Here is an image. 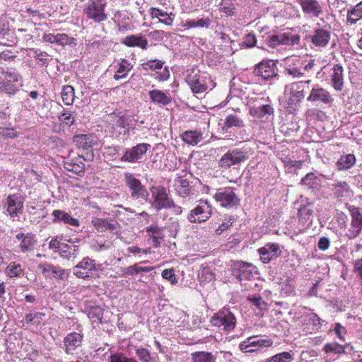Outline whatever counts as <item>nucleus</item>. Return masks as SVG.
I'll return each mask as SVG.
<instances>
[{
    "label": "nucleus",
    "instance_id": "338daca9",
    "mask_svg": "<svg viewBox=\"0 0 362 362\" xmlns=\"http://www.w3.org/2000/svg\"><path fill=\"white\" fill-rule=\"evenodd\" d=\"M335 334L341 340H344V335L346 333L345 328L339 323H337L334 327Z\"/></svg>",
    "mask_w": 362,
    "mask_h": 362
},
{
    "label": "nucleus",
    "instance_id": "69168bd1",
    "mask_svg": "<svg viewBox=\"0 0 362 362\" xmlns=\"http://www.w3.org/2000/svg\"><path fill=\"white\" fill-rule=\"evenodd\" d=\"M243 42L247 47H252L255 46L256 43V37L253 34H247L244 37Z\"/></svg>",
    "mask_w": 362,
    "mask_h": 362
},
{
    "label": "nucleus",
    "instance_id": "09e8293b",
    "mask_svg": "<svg viewBox=\"0 0 362 362\" xmlns=\"http://www.w3.org/2000/svg\"><path fill=\"white\" fill-rule=\"evenodd\" d=\"M293 360V354L291 352H282L268 358L266 362H289Z\"/></svg>",
    "mask_w": 362,
    "mask_h": 362
},
{
    "label": "nucleus",
    "instance_id": "13d9d810",
    "mask_svg": "<svg viewBox=\"0 0 362 362\" xmlns=\"http://www.w3.org/2000/svg\"><path fill=\"white\" fill-rule=\"evenodd\" d=\"M162 277L168 280L172 284H176L177 280L173 269H164L162 272Z\"/></svg>",
    "mask_w": 362,
    "mask_h": 362
},
{
    "label": "nucleus",
    "instance_id": "423d86ee",
    "mask_svg": "<svg viewBox=\"0 0 362 362\" xmlns=\"http://www.w3.org/2000/svg\"><path fill=\"white\" fill-rule=\"evenodd\" d=\"M151 193L153 199L151 205L156 211L170 209L172 206H174V202L169 197L164 187L160 186L153 187Z\"/></svg>",
    "mask_w": 362,
    "mask_h": 362
},
{
    "label": "nucleus",
    "instance_id": "9d476101",
    "mask_svg": "<svg viewBox=\"0 0 362 362\" xmlns=\"http://www.w3.org/2000/svg\"><path fill=\"white\" fill-rule=\"evenodd\" d=\"M300 40L299 36L296 35H291L290 33H280L276 35L269 36L266 40L267 45L271 47L276 46L283 45H293L298 43Z\"/></svg>",
    "mask_w": 362,
    "mask_h": 362
},
{
    "label": "nucleus",
    "instance_id": "4d7b16f0",
    "mask_svg": "<svg viewBox=\"0 0 362 362\" xmlns=\"http://www.w3.org/2000/svg\"><path fill=\"white\" fill-rule=\"evenodd\" d=\"M6 273L10 276H18L21 273V267L19 264L11 263L6 267Z\"/></svg>",
    "mask_w": 362,
    "mask_h": 362
},
{
    "label": "nucleus",
    "instance_id": "412c9836",
    "mask_svg": "<svg viewBox=\"0 0 362 362\" xmlns=\"http://www.w3.org/2000/svg\"><path fill=\"white\" fill-rule=\"evenodd\" d=\"M298 3L306 14L318 17L322 13V7L317 0H298Z\"/></svg>",
    "mask_w": 362,
    "mask_h": 362
},
{
    "label": "nucleus",
    "instance_id": "f03ea898",
    "mask_svg": "<svg viewBox=\"0 0 362 362\" xmlns=\"http://www.w3.org/2000/svg\"><path fill=\"white\" fill-rule=\"evenodd\" d=\"M235 267L239 269L238 279L244 289L248 291L252 288L253 285L257 286V284H253V281L258 272L252 264L241 262L236 264Z\"/></svg>",
    "mask_w": 362,
    "mask_h": 362
},
{
    "label": "nucleus",
    "instance_id": "603ef678",
    "mask_svg": "<svg viewBox=\"0 0 362 362\" xmlns=\"http://www.w3.org/2000/svg\"><path fill=\"white\" fill-rule=\"evenodd\" d=\"M301 183L310 188H314L315 186L318 185V179L314 173H308L301 180Z\"/></svg>",
    "mask_w": 362,
    "mask_h": 362
},
{
    "label": "nucleus",
    "instance_id": "5701e85b",
    "mask_svg": "<svg viewBox=\"0 0 362 362\" xmlns=\"http://www.w3.org/2000/svg\"><path fill=\"white\" fill-rule=\"evenodd\" d=\"M267 342L266 340H259L257 339L255 337H252L241 342L240 349L243 353H252L263 346H269V344L265 345Z\"/></svg>",
    "mask_w": 362,
    "mask_h": 362
},
{
    "label": "nucleus",
    "instance_id": "a878e982",
    "mask_svg": "<svg viewBox=\"0 0 362 362\" xmlns=\"http://www.w3.org/2000/svg\"><path fill=\"white\" fill-rule=\"evenodd\" d=\"M122 42L127 47H139L143 49H146L148 46V41L146 38L134 35L127 36Z\"/></svg>",
    "mask_w": 362,
    "mask_h": 362
},
{
    "label": "nucleus",
    "instance_id": "dca6fc26",
    "mask_svg": "<svg viewBox=\"0 0 362 362\" xmlns=\"http://www.w3.org/2000/svg\"><path fill=\"white\" fill-rule=\"evenodd\" d=\"M276 69L273 62L259 63L254 70L255 76H261L264 80H269L276 76Z\"/></svg>",
    "mask_w": 362,
    "mask_h": 362
},
{
    "label": "nucleus",
    "instance_id": "b1692460",
    "mask_svg": "<svg viewBox=\"0 0 362 362\" xmlns=\"http://www.w3.org/2000/svg\"><path fill=\"white\" fill-rule=\"evenodd\" d=\"M83 341V335L77 332L69 334L64 339L65 351L66 354H72L76 348L79 347Z\"/></svg>",
    "mask_w": 362,
    "mask_h": 362
},
{
    "label": "nucleus",
    "instance_id": "49530a36",
    "mask_svg": "<svg viewBox=\"0 0 362 362\" xmlns=\"http://www.w3.org/2000/svg\"><path fill=\"white\" fill-rule=\"evenodd\" d=\"M74 90L71 86H66L63 87L62 91V98L63 102L66 105H70L74 102Z\"/></svg>",
    "mask_w": 362,
    "mask_h": 362
},
{
    "label": "nucleus",
    "instance_id": "e433bc0d",
    "mask_svg": "<svg viewBox=\"0 0 362 362\" xmlns=\"http://www.w3.org/2000/svg\"><path fill=\"white\" fill-rule=\"evenodd\" d=\"M356 163V158L354 154L341 156L337 162V167L339 170H345L351 168Z\"/></svg>",
    "mask_w": 362,
    "mask_h": 362
},
{
    "label": "nucleus",
    "instance_id": "ea45409f",
    "mask_svg": "<svg viewBox=\"0 0 362 362\" xmlns=\"http://www.w3.org/2000/svg\"><path fill=\"white\" fill-rule=\"evenodd\" d=\"M332 190L337 199H341L349 193V185L346 182H336L332 184Z\"/></svg>",
    "mask_w": 362,
    "mask_h": 362
},
{
    "label": "nucleus",
    "instance_id": "72a5a7b5",
    "mask_svg": "<svg viewBox=\"0 0 362 362\" xmlns=\"http://www.w3.org/2000/svg\"><path fill=\"white\" fill-rule=\"evenodd\" d=\"M45 317V314L41 312H35L27 313L25 316V319L23 321V325H33L35 327L40 325Z\"/></svg>",
    "mask_w": 362,
    "mask_h": 362
},
{
    "label": "nucleus",
    "instance_id": "393cba45",
    "mask_svg": "<svg viewBox=\"0 0 362 362\" xmlns=\"http://www.w3.org/2000/svg\"><path fill=\"white\" fill-rule=\"evenodd\" d=\"M16 239L20 240V248L21 252H27L33 251L35 248L36 240L34 235L18 233L16 236Z\"/></svg>",
    "mask_w": 362,
    "mask_h": 362
},
{
    "label": "nucleus",
    "instance_id": "6ab92c4d",
    "mask_svg": "<svg viewBox=\"0 0 362 362\" xmlns=\"http://www.w3.org/2000/svg\"><path fill=\"white\" fill-rule=\"evenodd\" d=\"M7 212L13 217L21 214L23 207V202L20 196L17 194L9 195L6 200Z\"/></svg>",
    "mask_w": 362,
    "mask_h": 362
},
{
    "label": "nucleus",
    "instance_id": "a211bd4d",
    "mask_svg": "<svg viewBox=\"0 0 362 362\" xmlns=\"http://www.w3.org/2000/svg\"><path fill=\"white\" fill-rule=\"evenodd\" d=\"M330 81L332 86L337 91H341L344 88V69L340 64H334L330 71Z\"/></svg>",
    "mask_w": 362,
    "mask_h": 362
},
{
    "label": "nucleus",
    "instance_id": "680f3d73",
    "mask_svg": "<svg viewBox=\"0 0 362 362\" xmlns=\"http://www.w3.org/2000/svg\"><path fill=\"white\" fill-rule=\"evenodd\" d=\"M352 220H362V212L358 207L350 206L349 208Z\"/></svg>",
    "mask_w": 362,
    "mask_h": 362
},
{
    "label": "nucleus",
    "instance_id": "6e6552de",
    "mask_svg": "<svg viewBox=\"0 0 362 362\" xmlns=\"http://www.w3.org/2000/svg\"><path fill=\"white\" fill-rule=\"evenodd\" d=\"M311 42L315 47H326L331 38V27L325 25L322 27L318 26L314 29L313 34L310 36Z\"/></svg>",
    "mask_w": 362,
    "mask_h": 362
},
{
    "label": "nucleus",
    "instance_id": "0eeeda50",
    "mask_svg": "<svg viewBox=\"0 0 362 362\" xmlns=\"http://www.w3.org/2000/svg\"><path fill=\"white\" fill-rule=\"evenodd\" d=\"M216 201L223 207L230 208L237 205L239 199L231 187H224L217 190L214 196Z\"/></svg>",
    "mask_w": 362,
    "mask_h": 362
},
{
    "label": "nucleus",
    "instance_id": "cd10ccee",
    "mask_svg": "<svg viewBox=\"0 0 362 362\" xmlns=\"http://www.w3.org/2000/svg\"><path fill=\"white\" fill-rule=\"evenodd\" d=\"M249 113L253 117L261 119L266 115H273L274 108L270 105L253 106L250 108Z\"/></svg>",
    "mask_w": 362,
    "mask_h": 362
},
{
    "label": "nucleus",
    "instance_id": "864d4df0",
    "mask_svg": "<svg viewBox=\"0 0 362 362\" xmlns=\"http://www.w3.org/2000/svg\"><path fill=\"white\" fill-rule=\"evenodd\" d=\"M109 362H138L134 358H129L122 353L112 354L110 356Z\"/></svg>",
    "mask_w": 362,
    "mask_h": 362
},
{
    "label": "nucleus",
    "instance_id": "79ce46f5",
    "mask_svg": "<svg viewBox=\"0 0 362 362\" xmlns=\"http://www.w3.org/2000/svg\"><path fill=\"white\" fill-rule=\"evenodd\" d=\"M93 226L97 228L98 230H106L114 231L116 230V224L109 222L106 219L96 218L93 221Z\"/></svg>",
    "mask_w": 362,
    "mask_h": 362
},
{
    "label": "nucleus",
    "instance_id": "8fccbe9b",
    "mask_svg": "<svg viewBox=\"0 0 362 362\" xmlns=\"http://www.w3.org/2000/svg\"><path fill=\"white\" fill-rule=\"evenodd\" d=\"M235 218L232 216L225 217L223 223L218 226L215 230V233L217 235H222L226 230H227L234 223Z\"/></svg>",
    "mask_w": 362,
    "mask_h": 362
},
{
    "label": "nucleus",
    "instance_id": "c03bdc74",
    "mask_svg": "<svg viewBox=\"0 0 362 362\" xmlns=\"http://www.w3.org/2000/svg\"><path fill=\"white\" fill-rule=\"evenodd\" d=\"M361 18H362V2L358 4L351 11L348 13L347 21L352 25Z\"/></svg>",
    "mask_w": 362,
    "mask_h": 362
},
{
    "label": "nucleus",
    "instance_id": "f3484780",
    "mask_svg": "<svg viewBox=\"0 0 362 362\" xmlns=\"http://www.w3.org/2000/svg\"><path fill=\"white\" fill-rule=\"evenodd\" d=\"M38 269L42 272V274L47 278H56L64 279L67 274L66 270L50 264H42L38 266Z\"/></svg>",
    "mask_w": 362,
    "mask_h": 362
},
{
    "label": "nucleus",
    "instance_id": "bf43d9fd",
    "mask_svg": "<svg viewBox=\"0 0 362 362\" xmlns=\"http://www.w3.org/2000/svg\"><path fill=\"white\" fill-rule=\"evenodd\" d=\"M136 355L143 362H149L151 356L148 351L144 348H140L136 350Z\"/></svg>",
    "mask_w": 362,
    "mask_h": 362
},
{
    "label": "nucleus",
    "instance_id": "3c124183",
    "mask_svg": "<svg viewBox=\"0 0 362 362\" xmlns=\"http://www.w3.org/2000/svg\"><path fill=\"white\" fill-rule=\"evenodd\" d=\"M323 350L326 354L334 353L336 354H340L345 352V348L337 343L326 344L323 348Z\"/></svg>",
    "mask_w": 362,
    "mask_h": 362
},
{
    "label": "nucleus",
    "instance_id": "37998d69",
    "mask_svg": "<svg viewBox=\"0 0 362 362\" xmlns=\"http://www.w3.org/2000/svg\"><path fill=\"white\" fill-rule=\"evenodd\" d=\"M211 23V20L209 18H201L199 20H189L187 21L184 27L185 28H208Z\"/></svg>",
    "mask_w": 362,
    "mask_h": 362
},
{
    "label": "nucleus",
    "instance_id": "20e7f679",
    "mask_svg": "<svg viewBox=\"0 0 362 362\" xmlns=\"http://www.w3.org/2000/svg\"><path fill=\"white\" fill-rule=\"evenodd\" d=\"M210 322L213 326L222 327L224 331L230 332L235 327L236 319L230 311L223 310L215 313L211 318Z\"/></svg>",
    "mask_w": 362,
    "mask_h": 362
},
{
    "label": "nucleus",
    "instance_id": "7c9ffc66",
    "mask_svg": "<svg viewBox=\"0 0 362 362\" xmlns=\"http://www.w3.org/2000/svg\"><path fill=\"white\" fill-rule=\"evenodd\" d=\"M78 247L76 245H69L64 244L59 250V254L60 257L68 260L76 258L78 255Z\"/></svg>",
    "mask_w": 362,
    "mask_h": 362
},
{
    "label": "nucleus",
    "instance_id": "774afa93",
    "mask_svg": "<svg viewBox=\"0 0 362 362\" xmlns=\"http://www.w3.org/2000/svg\"><path fill=\"white\" fill-rule=\"evenodd\" d=\"M354 272L362 279V258L354 262Z\"/></svg>",
    "mask_w": 362,
    "mask_h": 362
},
{
    "label": "nucleus",
    "instance_id": "2f4dec72",
    "mask_svg": "<svg viewBox=\"0 0 362 362\" xmlns=\"http://www.w3.org/2000/svg\"><path fill=\"white\" fill-rule=\"evenodd\" d=\"M43 41L50 43H57L62 45L69 43V37L66 34H45L42 37Z\"/></svg>",
    "mask_w": 362,
    "mask_h": 362
},
{
    "label": "nucleus",
    "instance_id": "ddd939ff",
    "mask_svg": "<svg viewBox=\"0 0 362 362\" xmlns=\"http://www.w3.org/2000/svg\"><path fill=\"white\" fill-rule=\"evenodd\" d=\"M260 259L264 264L269 263L281 255L279 245L276 243H267L258 250Z\"/></svg>",
    "mask_w": 362,
    "mask_h": 362
},
{
    "label": "nucleus",
    "instance_id": "2eb2a0df",
    "mask_svg": "<svg viewBox=\"0 0 362 362\" xmlns=\"http://www.w3.org/2000/svg\"><path fill=\"white\" fill-rule=\"evenodd\" d=\"M95 269L94 260L85 257L73 268V274L78 278L85 279L89 276V274Z\"/></svg>",
    "mask_w": 362,
    "mask_h": 362
},
{
    "label": "nucleus",
    "instance_id": "a19ab883",
    "mask_svg": "<svg viewBox=\"0 0 362 362\" xmlns=\"http://www.w3.org/2000/svg\"><path fill=\"white\" fill-rule=\"evenodd\" d=\"M64 168L69 172L80 175L85 169V165L83 162H75L74 160L66 161L64 164Z\"/></svg>",
    "mask_w": 362,
    "mask_h": 362
},
{
    "label": "nucleus",
    "instance_id": "052dcab7",
    "mask_svg": "<svg viewBox=\"0 0 362 362\" xmlns=\"http://www.w3.org/2000/svg\"><path fill=\"white\" fill-rule=\"evenodd\" d=\"M62 245H64V244L60 243L58 240V237L52 238L49 243V248L52 250L54 252H59Z\"/></svg>",
    "mask_w": 362,
    "mask_h": 362
},
{
    "label": "nucleus",
    "instance_id": "9b49d317",
    "mask_svg": "<svg viewBox=\"0 0 362 362\" xmlns=\"http://www.w3.org/2000/svg\"><path fill=\"white\" fill-rule=\"evenodd\" d=\"M307 100L312 103H322L329 104L333 102L334 99L329 92L319 84L313 86Z\"/></svg>",
    "mask_w": 362,
    "mask_h": 362
},
{
    "label": "nucleus",
    "instance_id": "58836bf2",
    "mask_svg": "<svg viewBox=\"0 0 362 362\" xmlns=\"http://www.w3.org/2000/svg\"><path fill=\"white\" fill-rule=\"evenodd\" d=\"M299 221L305 225L306 223L312 224L313 218V210L308 206H304L298 209Z\"/></svg>",
    "mask_w": 362,
    "mask_h": 362
},
{
    "label": "nucleus",
    "instance_id": "bb28decb",
    "mask_svg": "<svg viewBox=\"0 0 362 362\" xmlns=\"http://www.w3.org/2000/svg\"><path fill=\"white\" fill-rule=\"evenodd\" d=\"M52 215L54 217L53 222H59L62 221L64 223L69 224L73 226H79V221L71 217L69 214L62 210H54L52 212Z\"/></svg>",
    "mask_w": 362,
    "mask_h": 362
},
{
    "label": "nucleus",
    "instance_id": "de8ad7c7",
    "mask_svg": "<svg viewBox=\"0 0 362 362\" xmlns=\"http://www.w3.org/2000/svg\"><path fill=\"white\" fill-rule=\"evenodd\" d=\"M362 229V220H351V227L348 230L347 235L350 238L357 237Z\"/></svg>",
    "mask_w": 362,
    "mask_h": 362
},
{
    "label": "nucleus",
    "instance_id": "f704fd0d",
    "mask_svg": "<svg viewBox=\"0 0 362 362\" xmlns=\"http://www.w3.org/2000/svg\"><path fill=\"white\" fill-rule=\"evenodd\" d=\"M192 362H216V356L208 351H197L191 354Z\"/></svg>",
    "mask_w": 362,
    "mask_h": 362
},
{
    "label": "nucleus",
    "instance_id": "6e6d98bb",
    "mask_svg": "<svg viewBox=\"0 0 362 362\" xmlns=\"http://www.w3.org/2000/svg\"><path fill=\"white\" fill-rule=\"evenodd\" d=\"M59 120L68 126L72 125L75 121L74 117L69 111H64L63 112H61L59 115Z\"/></svg>",
    "mask_w": 362,
    "mask_h": 362
},
{
    "label": "nucleus",
    "instance_id": "a18cd8bd",
    "mask_svg": "<svg viewBox=\"0 0 362 362\" xmlns=\"http://www.w3.org/2000/svg\"><path fill=\"white\" fill-rule=\"evenodd\" d=\"M74 141L78 148L88 149L91 147L90 136L86 134H80L74 137Z\"/></svg>",
    "mask_w": 362,
    "mask_h": 362
},
{
    "label": "nucleus",
    "instance_id": "e2e57ef3",
    "mask_svg": "<svg viewBox=\"0 0 362 362\" xmlns=\"http://www.w3.org/2000/svg\"><path fill=\"white\" fill-rule=\"evenodd\" d=\"M146 231L151 233L153 235L152 238L156 240V238H162L160 228L158 226H151L147 228Z\"/></svg>",
    "mask_w": 362,
    "mask_h": 362
},
{
    "label": "nucleus",
    "instance_id": "c756f323",
    "mask_svg": "<svg viewBox=\"0 0 362 362\" xmlns=\"http://www.w3.org/2000/svg\"><path fill=\"white\" fill-rule=\"evenodd\" d=\"M133 65L127 59H123L118 63V68L113 78L119 80L127 77L128 73L132 69Z\"/></svg>",
    "mask_w": 362,
    "mask_h": 362
},
{
    "label": "nucleus",
    "instance_id": "5fc2aeb1",
    "mask_svg": "<svg viewBox=\"0 0 362 362\" xmlns=\"http://www.w3.org/2000/svg\"><path fill=\"white\" fill-rule=\"evenodd\" d=\"M163 62L160 60H148L145 64H143V67L145 70L158 71L162 69Z\"/></svg>",
    "mask_w": 362,
    "mask_h": 362
},
{
    "label": "nucleus",
    "instance_id": "4be33fe9",
    "mask_svg": "<svg viewBox=\"0 0 362 362\" xmlns=\"http://www.w3.org/2000/svg\"><path fill=\"white\" fill-rule=\"evenodd\" d=\"M175 187L180 197H186L192 193V187L189 184L187 175L177 177L175 180Z\"/></svg>",
    "mask_w": 362,
    "mask_h": 362
},
{
    "label": "nucleus",
    "instance_id": "c9c22d12",
    "mask_svg": "<svg viewBox=\"0 0 362 362\" xmlns=\"http://www.w3.org/2000/svg\"><path fill=\"white\" fill-rule=\"evenodd\" d=\"M149 96L153 102L160 103L163 105L171 103V98L159 90H150Z\"/></svg>",
    "mask_w": 362,
    "mask_h": 362
},
{
    "label": "nucleus",
    "instance_id": "1a4fd4ad",
    "mask_svg": "<svg viewBox=\"0 0 362 362\" xmlns=\"http://www.w3.org/2000/svg\"><path fill=\"white\" fill-rule=\"evenodd\" d=\"M186 81L194 93H203L207 88L204 77L199 71L192 69L186 77Z\"/></svg>",
    "mask_w": 362,
    "mask_h": 362
},
{
    "label": "nucleus",
    "instance_id": "f257e3e1",
    "mask_svg": "<svg viewBox=\"0 0 362 362\" xmlns=\"http://www.w3.org/2000/svg\"><path fill=\"white\" fill-rule=\"evenodd\" d=\"M251 151L252 148L247 144L240 148L230 150L221 158L218 166L227 169L232 165L240 164L250 158Z\"/></svg>",
    "mask_w": 362,
    "mask_h": 362
},
{
    "label": "nucleus",
    "instance_id": "aec40b11",
    "mask_svg": "<svg viewBox=\"0 0 362 362\" xmlns=\"http://www.w3.org/2000/svg\"><path fill=\"white\" fill-rule=\"evenodd\" d=\"M311 80L292 83L290 85L291 95L296 102H300L305 97V90L309 88Z\"/></svg>",
    "mask_w": 362,
    "mask_h": 362
},
{
    "label": "nucleus",
    "instance_id": "4c0bfd02",
    "mask_svg": "<svg viewBox=\"0 0 362 362\" xmlns=\"http://www.w3.org/2000/svg\"><path fill=\"white\" fill-rule=\"evenodd\" d=\"M245 126L243 120L236 115H229L226 117L223 129H229L232 127L241 128Z\"/></svg>",
    "mask_w": 362,
    "mask_h": 362
},
{
    "label": "nucleus",
    "instance_id": "39448f33",
    "mask_svg": "<svg viewBox=\"0 0 362 362\" xmlns=\"http://www.w3.org/2000/svg\"><path fill=\"white\" fill-rule=\"evenodd\" d=\"M211 216V206L207 201H200L199 204L187 216V219L194 223L206 221Z\"/></svg>",
    "mask_w": 362,
    "mask_h": 362
},
{
    "label": "nucleus",
    "instance_id": "c85d7f7f",
    "mask_svg": "<svg viewBox=\"0 0 362 362\" xmlns=\"http://www.w3.org/2000/svg\"><path fill=\"white\" fill-rule=\"evenodd\" d=\"M149 12L152 18H158L160 23L166 25H171L173 24V18L171 17V16H173L172 13L168 14L167 12L153 7L150 8Z\"/></svg>",
    "mask_w": 362,
    "mask_h": 362
},
{
    "label": "nucleus",
    "instance_id": "7ed1b4c3",
    "mask_svg": "<svg viewBox=\"0 0 362 362\" xmlns=\"http://www.w3.org/2000/svg\"><path fill=\"white\" fill-rule=\"evenodd\" d=\"M105 4L102 0L96 1L88 0L83 7V12L88 19L93 20L95 23H100L107 19V15L105 13Z\"/></svg>",
    "mask_w": 362,
    "mask_h": 362
},
{
    "label": "nucleus",
    "instance_id": "473e14b6",
    "mask_svg": "<svg viewBox=\"0 0 362 362\" xmlns=\"http://www.w3.org/2000/svg\"><path fill=\"white\" fill-rule=\"evenodd\" d=\"M181 138L185 143L194 146L202 139V134L198 131H186L182 135Z\"/></svg>",
    "mask_w": 362,
    "mask_h": 362
},
{
    "label": "nucleus",
    "instance_id": "f8f14e48",
    "mask_svg": "<svg viewBox=\"0 0 362 362\" xmlns=\"http://www.w3.org/2000/svg\"><path fill=\"white\" fill-rule=\"evenodd\" d=\"M150 147V144H139L132 148L126 149L125 153L121 157L120 160L121 161L134 163L141 159Z\"/></svg>",
    "mask_w": 362,
    "mask_h": 362
},
{
    "label": "nucleus",
    "instance_id": "0e129e2a",
    "mask_svg": "<svg viewBox=\"0 0 362 362\" xmlns=\"http://www.w3.org/2000/svg\"><path fill=\"white\" fill-rule=\"evenodd\" d=\"M329 243H330V242H329V240L328 238L322 237L320 238V240L318 241L317 247L320 250L325 251L329 248Z\"/></svg>",
    "mask_w": 362,
    "mask_h": 362
},
{
    "label": "nucleus",
    "instance_id": "4468645a",
    "mask_svg": "<svg viewBox=\"0 0 362 362\" xmlns=\"http://www.w3.org/2000/svg\"><path fill=\"white\" fill-rule=\"evenodd\" d=\"M125 182L132 191V197L139 199L144 198L147 195L145 187L141 185V182L136 179L131 173L124 175Z\"/></svg>",
    "mask_w": 362,
    "mask_h": 362
}]
</instances>
